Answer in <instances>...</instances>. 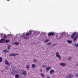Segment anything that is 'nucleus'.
Listing matches in <instances>:
<instances>
[{
	"label": "nucleus",
	"instance_id": "nucleus-20",
	"mask_svg": "<svg viewBox=\"0 0 78 78\" xmlns=\"http://www.w3.org/2000/svg\"><path fill=\"white\" fill-rule=\"evenodd\" d=\"M37 33H38V34H39L40 33V32H36V31H35L34 32V34H37Z\"/></svg>",
	"mask_w": 78,
	"mask_h": 78
},
{
	"label": "nucleus",
	"instance_id": "nucleus-41",
	"mask_svg": "<svg viewBox=\"0 0 78 78\" xmlns=\"http://www.w3.org/2000/svg\"><path fill=\"white\" fill-rule=\"evenodd\" d=\"M45 65H43V67H45Z\"/></svg>",
	"mask_w": 78,
	"mask_h": 78
},
{
	"label": "nucleus",
	"instance_id": "nucleus-34",
	"mask_svg": "<svg viewBox=\"0 0 78 78\" xmlns=\"http://www.w3.org/2000/svg\"><path fill=\"white\" fill-rule=\"evenodd\" d=\"M53 46V47H55V46H56V44H52Z\"/></svg>",
	"mask_w": 78,
	"mask_h": 78
},
{
	"label": "nucleus",
	"instance_id": "nucleus-11",
	"mask_svg": "<svg viewBox=\"0 0 78 78\" xmlns=\"http://www.w3.org/2000/svg\"><path fill=\"white\" fill-rule=\"evenodd\" d=\"M56 57H57L58 56H60V55H59V52H56Z\"/></svg>",
	"mask_w": 78,
	"mask_h": 78
},
{
	"label": "nucleus",
	"instance_id": "nucleus-46",
	"mask_svg": "<svg viewBox=\"0 0 78 78\" xmlns=\"http://www.w3.org/2000/svg\"><path fill=\"white\" fill-rule=\"evenodd\" d=\"M9 0H7V1H9Z\"/></svg>",
	"mask_w": 78,
	"mask_h": 78
},
{
	"label": "nucleus",
	"instance_id": "nucleus-40",
	"mask_svg": "<svg viewBox=\"0 0 78 78\" xmlns=\"http://www.w3.org/2000/svg\"><path fill=\"white\" fill-rule=\"evenodd\" d=\"M76 37H78V33H77L76 34Z\"/></svg>",
	"mask_w": 78,
	"mask_h": 78
},
{
	"label": "nucleus",
	"instance_id": "nucleus-39",
	"mask_svg": "<svg viewBox=\"0 0 78 78\" xmlns=\"http://www.w3.org/2000/svg\"><path fill=\"white\" fill-rule=\"evenodd\" d=\"M76 76H77V77H78V74H76Z\"/></svg>",
	"mask_w": 78,
	"mask_h": 78
},
{
	"label": "nucleus",
	"instance_id": "nucleus-8",
	"mask_svg": "<svg viewBox=\"0 0 78 78\" xmlns=\"http://www.w3.org/2000/svg\"><path fill=\"white\" fill-rule=\"evenodd\" d=\"M50 40L48 39H46L45 40V41H44L43 42H44V43H46V42H48Z\"/></svg>",
	"mask_w": 78,
	"mask_h": 78
},
{
	"label": "nucleus",
	"instance_id": "nucleus-18",
	"mask_svg": "<svg viewBox=\"0 0 78 78\" xmlns=\"http://www.w3.org/2000/svg\"><path fill=\"white\" fill-rule=\"evenodd\" d=\"M19 75L16 74V75H15V78H19Z\"/></svg>",
	"mask_w": 78,
	"mask_h": 78
},
{
	"label": "nucleus",
	"instance_id": "nucleus-23",
	"mask_svg": "<svg viewBox=\"0 0 78 78\" xmlns=\"http://www.w3.org/2000/svg\"><path fill=\"white\" fill-rule=\"evenodd\" d=\"M28 38H29V37H24L23 38V39H28Z\"/></svg>",
	"mask_w": 78,
	"mask_h": 78
},
{
	"label": "nucleus",
	"instance_id": "nucleus-5",
	"mask_svg": "<svg viewBox=\"0 0 78 78\" xmlns=\"http://www.w3.org/2000/svg\"><path fill=\"white\" fill-rule=\"evenodd\" d=\"M60 66H62V67H65L66 65V64L64 63H61L60 64Z\"/></svg>",
	"mask_w": 78,
	"mask_h": 78
},
{
	"label": "nucleus",
	"instance_id": "nucleus-15",
	"mask_svg": "<svg viewBox=\"0 0 78 78\" xmlns=\"http://www.w3.org/2000/svg\"><path fill=\"white\" fill-rule=\"evenodd\" d=\"M9 42V40H7L5 41V43H8V42Z\"/></svg>",
	"mask_w": 78,
	"mask_h": 78
},
{
	"label": "nucleus",
	"instance_id": "nucleus-28",
	"mask_svg": "<svg viewBox=\"0 0 78 78\" xmlns=\"http://www.w3.org/2000/svg\"><path fill=\"white\" fill-rule=\"evenodd\" d=\"M6 50H7V49H5V50H4L3 51L4 52V53H6Z\"/></svg>",
	"mask_w": 78,
	"mask_h": 78
},
{
	"label": "nucleus",
	"instance_id": "nucleus-29",
	"mask_svg": "<svg viewBox=\"0 0 78 78\" xmlns=\"http://www.w3.org/2000/svg\"><path fill=\"white\" fill-rule=\"evenodd\" d=\"M75 46L77 47H78V44H75Z\"/></svg>",
	"mask_w": 78,
	"mask_h": 78
},
{
	"label": "nucleus",
	"instance_id": "nucleus-33",
	"mask_svg": "<svg viewBox=\"0 0 78 78\" xmlns=\"http://www.w3.org/2000/svg\"><path fill=\"white\" fill-rule=\"evenodd\" d=\"M37 61V60L36 59H34V62H36Z\"/></svg>",
	"mask_w": 78,
	"mask_h": 78
},
{
	"label": "nucleus",
	"instance_id": "nucleus-1",
	"mask_svg": "<svg viewBox=\"0 0 78 78\" xmlns=\"http://www.w3.org/2000/svg\"><path fill=\"white\" fill-rule=\"evenodd\" d=\"M73 75L71 74H69L66 76V78H73Z\"/></svg>",
	"mask_w": 78,
	"mask_h": 78
},
{
	"label": "nucleus",
	"instance_id": "nucleus-21",
	"mask_svg": "<svg viewBox=\"0 0 78 78\" xmlns=\"http://www.w3.org/2000/svg\"><path fill=\"white\" fill-rule=\"evenodd\" d=\"M77 37H75L74 38L73 40L74 41H75V40L77 39Z\"/></svg>",
	"mask_w": 78,
	"mask_h": 78
},
{
	"label": "nucleus",
	"instance_id": "nucleus-10",
	"mask_svg": "<svg viewBox=\"0 0 78 78\" xmlns=\"http://www.w3.org/2000/svg\"><path fill=\"white\" fill-rule=\"evenodd\" d=\"M22 74L23 75H27V72L25 71H23L22 73Z\"/></svg>",
	"mask_w": 78,
	"mask_h": 78
},
{
	"label": "nucleus",
	"instance_id": "nucleus-38",
	"mask_svg": "<svg viewBox=\"0 0 78 78\" xmlns=\"http://www.w3.org/2000/svg\"><path fill=\"white\" fill-rule=\"evenodd\" d=\"M15 72H16V73H18L19 72V71L18 70L16 71Z\"/></svg>",
	"mask_w": 78,
	"mask_h": 78
},
{
	"label": "nucleus",
	"instance_id": "nucleus-6",
	"mask_svg": "<svg viewBox=\"0 0 78 78\" xmlns=\"http://www.w3.org/2000/svg\"><path fill=\"white\" fill-rule=\"evenodd\" d=\"M64 32L61 33L60 36L59 37V39H61V38H62L63 37V36H64L63 34H64Z\"/></svg>",
	"mask_w": 78,
	"mask_h": 78
},
{
	"label": "nucleus",
	"instance_id": "nucleus-3",
	"mask_svg": "<svg viewBox=\"0 0 78 78\" xmlns=\"http://www.w3.org/2000/svg\"><path fill=\"white\" fill-rule=\"evenodd\" d=\"M5 42V39L2 38L0 40V43H4Z\"/></svg>",
	"mask_w": 78,
	"mask_h": 78
},
{
	"label": "nucleus",
	"instance_id": "nucleus-35",
	"mask_svg": "<svg viewBox=\"0 0 78 78\" xmlns=\"http://www.w3.org/2000/svg\"><path fill=\"white\" fill-rule=\"evenodd\" d=\"M63 33H64L63 34V36H64V35H66V33H65V32H64Z\"/></svg>",
	"mask_w": 78,
	"mask_h": 78
},
{
	"label": "nucleus",
	"instance_id": "nucleus-45",
	"mask_svg": "<svg viewBox=\"0 0 78 78\" xmlns=\"http://www.w3.org/2000/svg\"><path fill=\"white\" fill-rule=\"evenodd\" d=\"M47 78H50V77H48Z\"/></svg>",
	"mask_w": 78,
	"mask_h": 78
},
{
	"label": "nucleus",
	"instance_id": "nucleus-31",
	"mask_svg": "<svg viewBox=\"0 0 78 78\" xmlns=\"http://www.w3.org/2000/svg\"><path fill=\"white\" fill-rule=\"evenodd\" d=\"M76 32H75L73 33V34L74 36H75V34H76Z\"/></svg>",
	"mask_w": 78,
	"mask_h": 78
},
{
	"label": "nucleus",
	"instance_id": "nucleus-42",
	"mask_svg": "<svg viewBox=\"0 0 78 78\" xmlns=\"http://www.w3.org/2000/svg\"><path fill=\"white\" fill-rule=\"evenodd\" d=\"M8 52H9V51L7 50L6 51V53H8Z\"/></svg>",
	"mask_w": 78,
	"mask_h": 78
},
{
	"label": "nucleus",
	"instance_id": "nucleus-2",
	"mask_svg": "<svg viewBox=\"0 0 78 78\" xmlns=\"http://www.w3.org/2000/svg\"><path fill=\"white\" fill-rule=\"evenodd\" d=\"M17 55H19V54H14V53H12V54H9V56L10 57H11L12 56H16Z\"/></svg>",
	"mask_w": 78,
	"mask_h": 78
},
{
	"label": "nucleus",
	"instance_id": "nucleus-14",
	"mask_svg": "<svg viewBox=\"0 0 78 78\" xmlns=\"http://www.w3.org/2000/svg\"><path fill=\"white\" fill-rule=\"evenodd\" d=\"M15 44L16 45H19V43L18 42H16L15 43Z\"/></svg>",
	"mask_w": 78,
	"mask_h": 78
},
{
	"label": "nucleus",
	"instance_id": "nucleus-9",
	"mask_svg": "<svg viewBox=\"0 0 78 78\" xmlns=\"http://www.w3.org/2000/svg\"><path fill=\"white\" fill-rule=\"evenodd\" d=\"M5 64L7 65H9V64L8 61H7V60L5 61Z\"/></svg>",
	"mask_w": 78,
	"mask_h": 78
},
{
	"label": "nucleus",
	"instance_id": "nucleus-48",
	"mask_svg": "<svg viewBox=\"0 0 78 78\" xmlns=\"http://www.w3.org/2000/svg\"><path fill=\"white\" fill-rule=\"evenodd\" d=\"M57 37H58V36H57Z\"/></svg>",
	"mask_w": 78,
	"mask_h": 78
},
{
	"label": "nucleus",
	"instance_id": "nucleus-16",
	"mask_svg": "<svg viewBox=\"0 0 78 78\" xmlns=\"http://www.w3.org/2000/svg\"><path fill=\"white\" fill-rule=\"evenodd\" d=\"M51 44V42H48L47 43V45H50Z\"/></svg>",
	"mask_w": 78,
	"mask_h": 78
},
{
	"label": "nucleus",
	"instance_id": "nucleus-36",
	"mask_svg": "<svg viewBox=\"0 0 78 78\" xmlns=\"http://www.w3.org/2000/svg\"><path fill=\"white\" fill-rule=\"evenodd\" d=\"M46 69H51V67H48L46 68Z\"/></svg>",
	"mask_w": 78,
	"mask_h": 78
},
{
	"label": "nucleus",
	"instance_id": "nucleus-22",
	"mask_svg": "<svg viewBox=\"0 0 78 78\" xmlns=\"http://www.w3.org/2000/svg\"><path fill=\"white\" fill-rule=\"evenodd\" d=\"M10 48H11V46H10V45H9V46L8 47V50H9L10 49Z\"/></svg>",
	"mask_w": 78,
	"mask_h": 78
},
{
	"label": "nucleus",
	"instance_id": "nucleus-7",
	"mask_svg": "<svg viewBox=\"0 0 78 78\" xmlns=\"http://www.w3.org/2000/svg\"><path fill=\"white\" fill-rule=\"evenodd\" d=\"M54 73V70L51 69L50 71V74H52Z\"/></svg>",
	"mask_w": 78,
	"mask_h": 78
},
{
	"label": "nucleus",
	"instance_id": "nucleus-44",
	"mask_svg": "<svg viewBox=\"0 0 78 78\" xmlns=\"http://www.w3.org/2000/svg\"><path fill=\"white\" fill-rule=\"evenodd\" d=\"M40 72H42V70H40Z\"/></svg>",
	"mask_w": 78,
	"mask_h": 78
},
{
	"label": "nucleus",
	"instance_id": "nucleus-26",
	"mask_svg": "<svg viewBox=\"0 0 78 78\" xmlns=\"http://www.w3.org/2000/svg\"><path fill=\"white\" fill-rule=\"evenodd\" d=\"M2 61V58L0 57V62H1Z\"/></svg>",
	"mask_w": 78,
	"mask_h": 78
},
{
	"label": "nucleus",
	"instance_id": "nucleus-17",
	"mask_svg": "<svg viewBox=\"0 0 78 78\" xmlns=\"http://www.w3.org/2000/svg\"><path fill=\"white\" fill-rule=\"evenodd\" d=\"M26 67L27 69H29V68H30V65H27L26 66Z\"/></svg>",
	"mask_w": 78,
	"mask_h": 78
},
{
	"label": "nucleus",
	"instance_id": "nucleus-32",
	"mask_svg": "<svg viewBox=\"0 0 78 78\" xmlns=\"http://www.w3.org/2000/svg\"><path fill=\"white\" fill-rule=\"evenodd\" d=\"M6 34H5L4 36L3 37V38H6Z\"/></svg>",
	"mask_w": 78,
	"mask_h": 78
},
{
	"label": "nucleus",
	"instance_id": "nucleus-13",
	"mask_svg": "<svg viewBox=\"0 0 78 78\" xmlns=\"http://www.w3.org/2000/svg\"><path fill=\"white\" fill-rule=\"evenodd\" d=\"M67 42L69 44H71V43H72V41H70V40H68L67 41Z\"/></svg>",
	"mask_w": 78,
	"mask_h": 78
},
{
	"label": "nucleus",
	"instance_id": "nucleus-43",
	"mask_svg": "<svg viewBox=\"0 0 78 78\" xmlns=\"http://www.w3.org/2000/svg\"><path fill=\"white\" fill-rule=\"evenodd\" d=\"M70 58L69 57L68 58V60H70Z\"/></svg>",
	"mask_w": 78,
	"mask_h": 78
},
{
	"label": "nucleus",
	"instance_id": "nucleus-12",
	"mask_svg": "<svg viewBox=\"0 0 78 78\" xmlns=\"http://www.w3.org/2000/svg\"><path fill=\"white\" fill-rule=\"evenodd\" d=\"M56 57L58 58V59L59 61H61V56L60 55H59V56H58Z\"/></svg>",
	"mask_w": 78,
	"mask_h": 78
},
{
	"label": "nucleus",
	"instance_id": "nucleus-47",
	"mask_svg": "<svg viewBox=\"0 0 78 78\" xmlns=\"http://www.w3.org/2000/svg\"><path fill=\"white\" fill-rule=\"evenodd\" d=\"M3 35V34H2V35Z\"/></svg>",
	"mask_w": 78,
	"mask_h": 78
},
{
	"label": "nucleus",
	"instance_id": "nucleus-25",
	"mask_svg": "<svg viewBox=\"0 0 78 78\" xmlns=\"http://www.w3.org/2000/svg\"><path fill=\"white\" fill-rule=\"evenodd\" d=\"M74 36H75V35H73V34L71 35V37L72 38V39H73L74 38Z\"/></svg>",
	"mask_w": 78,
	"mask_h": 78
},
{
	"label": "nucleus",
	"instance_id": "nucleus-30",
	"mask_svg": "<svg viewBox=\"0 0 78 78\" xmlns=\"http://www.w3.org/2000/svg\"><path fill=\"white\" fill-rule=\"evenodd\" d=\"M41 76L42 77H44V76H45V75L43 74H41Z\"/></svg>",
	"mask_w": 78,
	"mask_h": 78
},
{
	"label": "nucleus",
	"instance_id": "nucleus-4",
	"mask_svg": "<svg viewBox=\"0 0 78 78\" xmlns=\"http://www.w3.org/2000/svg\"><path fill=\"white\" fill-rule=\"evenodd\" d=\"M54 34H55V33H54L51 32L48 33V36H53Z\"/></svg>",
	"mask_w": 78,
	"mask_h": 78
},
{
	"label": "nucleus",
	"instance_id": "nucleus-37",
	"mask_svg": "<svg viewBox=\"0 0 78 78\" xmlns=\"http://www.w3.org/2000/svg\"><path fill=\"white\" fill-rule=\"evenodd\" d=\"M50 69H46V70H47V71H48V70H50Z\"/></svg>",
	"mask_w": 78,
	"mask_h": 78
},
{
	"label": "nucleus",
	"instance_id": "nucleus-24",
	"mask_svg": "<svg viewBox=\"0 0 78 78\" xmlns=\"http://www.w3.org/2000/svg\"><path fill=\"white\" fill-rule=\"evenodd\" d=\"M32 32H31V30H30L29 31V34H30V35H31V33Z\"/></svg>",
	"mask_w": 78,
	"mask_h": 78
},
{
	"label": "nucleus",
	"instance_id": "nucleus-19",
	"mask_svg": "<svg viewBox=\"0 0 78 78\" xmlns=\"http://www.w3.org/2000/svg\"><path fill=\"white\" fill-rule=\"evenodd\" d=\"M36 66L34 64L32 65V67L33 68H34Z\"/></svg>",
	"mask_w": 78,
	"mask_h": 78
},
{
	"label": "nucleus",
	"instance_id": "nucleus-27",
	"mask_svg": "<svg viewBox=\"0 0 78 78\" xmlns=\"http://www.w3.org/2000/svg\"><path fill=\"white\" fill-rule=\"evenodd\" d=\"M26 36H29V35H30V33H26Z\"/></svg>",
	"mask_w": 78,
	"mask_h": 78
}]
</instances>
